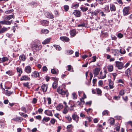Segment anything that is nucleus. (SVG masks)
<instances>
[{"label":"nucleus","instance_id":"obj_1","mask_svg":"<svg viewBox=\"0 0 132 132\" xmlns=\"http://www.w3.org/2000/svg\"><path fill=\"white\" fill-rule=\"evenodd\" d=\"M32 45V49L34 52L39 51L42 47L40 41L38 40H34Z\"/></svg>","mask_w":132,"mask_h":132},{"label":"nucleus","instance_id":"obj_2","mask_svg":"<svg viewBox=\"0 0 132 132\" xmlns=\"http://www.w3.org/2000/svg\"><path fill=\"white\" fill-rule=\"evenodd\" d=\"M60 87L59 86L57 89V91L59 94L64 95H66L67 97L68 96V93L67 91L64 90L60 88Z\"/></svg>","mask_w":132,"mask_h":132},{"label":"nucleus","instance_id":"obj_3","mask_svg":"<svg viewBox=\"0 0 132 132\" xmlns=\"http://www.w3.org/2000/svg\"><path fill=\"white\" fill-rule=\"evenodd\" d=\"M130 7L129 6L125 7L123 10V15L126 16L130 14L129 10Z\"/></svg>","mask_w":132,"mask_h":132},{"label":"nucleus","instance_id":"obj_4","mask_svg":"<svg viewBox=\"0 0 132 132\" xmlns=\"http://www.w3.org/2000/svg\"><path fill=\"white\" fill-rule=\"evenodd\" d=\"M116 66L119 69H122L123 67V63L119 61H116Z\"/></svg>","mask_w":132,"mask_h":132},{"label":"nucleus","instance_id":"obj_5","mask_svg":"<svg viewBox=\"0 0 132 132\" xmlns=\"http://www.w3.org/2000/svg\"><path fill=\"white\" fill-rule=\"evenodd\" d=\"M101 69L99 68H96L93 70V74L94 75V77L97 76L100 71Z\"/></svg>","mask_w":132,"mask_h":132},{"label":"nucleus","instance_id":"obj_6","mask_svg":"<svg viewBox=\"0 0 132 132\" xmlns=\"http://www.w3.org/2000/svg\"><path fill=\"white\" fill-rule=\"evenodd\" d=\"M30 79V77L27 75L23 76L20 78V80L22 81H28Z\"/></svg>","mask_w":132,"mask_h":132},{"label":"nucleus","instance_id":"obj_7","mask_svg":"<svg viewBox=\"0 0 132 132\" xmlns=\"http://www.w3.org/2000/svg\"><path fill=\"white\" fill-rule=\"evenodd\" d=\"M0 24L3 25H10L11 24V21L6 20H3L0 21Z\"/></svg>","mask_w":132,"mask_h":132},{"label":"nucleus","instance_id":"obj_8","mask_svg":"<svg viewBox=\"0 0 132 132\" xmlns=\"http://www.w3.org/2000/svg\"><path fill=\"white\" fill-rule=\"evenodd\" d=\"M25 71L28 73H30L31 71V68L30 66H27L25 67Z\"/></svg>","mask_w":132,"mask_h":132},{"label":"nucleus","instance_id":"obj_9","mask_svg":"<svg viewBox=\"0 0 132 132\" xmlns=\"http://www.w3.org/2000/svg\"><path fill=\"white\" fill-rule=\"evenodd\" d=\"M106 73L105 72L104 74H103L102 72L100 71L99 76L98 77L99 79H104L106 77Z\"/></svg>","mask_w":132,"mask_h":132},{"label":"nucleus","instance_id":"obj_10","mask_svg":"<svg viewBox=\"0 0 132 132\" xmlns=\"http://www.w3.org/2000/svg\"><path fill=\"white\" fill-rule=\"evenodd\" d=\"M72 14L76 16L79 17L80 16V12L78 10H76L74 11Z\"/></svg>","mask_w":132,"mask_h":132},{"label":"nucleus","instance_id":"obj_11","mask_svg":"<svg viewBox=\"0 0 132 132\" xmlns=\"http://www.w3.org/2000/svg\"><path fill=\"white\" fill-rule=\"evenodd\" d=\"M45 15L48 18L51 19L54 18V16L52 14L49 12H45Z\"/></svg>","mask_w":132,"mask_h":132},{"label":"nucleus","instance_id":"obj_12","mask_svg":"<svg viewBox=\"0 0 132 132\" xmlns=\"http://www.w3.org/2000/svg\"><path fill=\"white\" fill-rule=\"evenodd\" d=\"M72 117L73 119L77 123L79 121V117L77 114H75L72 115Z\"/></svg>","mask_w":132,"mask_h":132},{"label":"nucleus","instance_id":"obj_13","mask_svg":"<svg viewBox=\"0 0 132 132\" xmlns=\"http://www.w3.org/2000/svg\"><path fill=\"white\" fill-rule=\"evenodd\" d=\"M60 39L64 42H68L69 40V38L66 37H61L60 38Z\"/></svg>","mask_w":132,"mask_h":132},{"label":"nucleus","instance_id":"obj_14","mask_svg":"<svg viewBox=\"0 0 132 132\" xmlns=\"http://www.w3.org/2000/svg\"><path fill=\"white\" fill-rule=\"evenodd\" d=\"M110 10L111 11H115L116 10V8L115 5L113 4H110Z\"/></svg>","mask_w":132,"mask_h":132},{"label":"nucleus","instance_id":"obj_15","mask_svg":"<svg viewBox=\"0 0 132 132\" xmlns=\"http://www.w3.org/2000/svg\"><path fill=\"white\" fill-rule=\"evenodd\" d=\"M44 113L46 115L49 116H53L52 111L49 110H46L45 111Z\"/></svg>","mask_w":132,"mask_h":132},{"label":"nucleus","instance_id":"obj_16","mask_svg":"<svg viewBox=\"0 0 132 132\" xmlns=\"http://www.w3.org/2000/svg\"><path fill=\"white\" fill-rule=\"evenodd\" d=\"M109 88L110 89H112L114 88L113 82L111 81V79H109Z\"/></svg>","mask_w":132,"mask_h":132},{"label":"nucleus","instance_id":"obj_17","mask_svg":"<svg viewBox=\"0 0 132 132\" xmlns=\"http://www.w3.org/2000/svg\"><path fill=\"white\" fill-rule=\"evenodd\" d=\"M6 73L10 76H12L14 74V72L12 70H10L6 72Z\"/></svg>","mask_w":132,"mask_h":132},{"label":"nucleus","instance_id":"obj_18","mask_svg":"<svg viewBox=\"0 0 132 132\" xmlns=\"http://www.w3.org/2000/svg\"><path fill=\"white\" fill-rule=\"evenodd\" d=\"M42 24L44 26H47L48 25V22L46 20H44L40 21Z\"/></svg>","mask_w":132,"mask_h":132},{"label":"nucleus","instance_id":"obj_19","mask_svg":"<svg viewBox=\"0 0 132 132\" xmlns=\"http://www.w3.org/2000/svg\"><path fill=\"white\" fill-rule=\"evenodd\" d=\"M113 53L114 55L115 56H119L120 54V51L118 50H115L113 51Z\"/></svg>","mask_w":132,"mask_h":132},{"label":"nucleus","instance_id":"obj_20","mask_svg":"<svg viewBox=\"0 0 132 132\" xmlns=\"http://www.w3.org/2000/svg\"><path fill=\"white\" fill-rule=\"evenodd\" d=\"M31 76L33 77H37L39 76V74L38 72L37 71H35L33 73H32Z\"/></svg>","mask_w":132,"mask_h":132},{"label":"nucleus","instance_id":"obj_21","mask_svg":"<svg viewBox=\"0 0 132 132\" xmlns=\"http://www.w3.org/2000/svg\"><path fill=\"white\" fill-rule=\"evenodd\" d=\"M12 120L16 121H18V122H21V121L23 120V118L21 117H18L12 119Z\"/></svg>","mask_w":132,"mask_h":132},{"label":"nucleus","instance_id":"obj_22","mask_svg":"<svg viewBox=\"0 0 132 132\" xmlns=\"http://www.w3.org/2000/svg\"><path fill=\"white\" fill-rule=\"evenodd\" d=\"M48 86L47 85L44 84L41 86L42 89L44 92H46L47 90Z\"/></svg>","mask_w":132,"mask_h":132},{"label":"nucleus","instance_id":"obj_23","mask_svg":"<svg viewBox=\"0 0 132 132\" xmlns=\"http://www.w3.org/2000/svg\"><path fill=\"white\" fill-rule=\"evenodd\" d=\"M51 38H48L46 39L45 40L43 41L42 42L43 44H46L48 43L50 41Z\"/></svg>","mask_w":132,"mask_h":132},{"label":"nucleus","instance_id":"obj_24","mask_svg":"<svg viewBox=\"0 0 132 132\" xmlns=\"http://www.w3.org/2000/svg\"><path fill=\"white\" fill-rule=\"evenodd\" d=\"M19 59L20 61H24L26 59V56L24 55H20L19 57Z\"/></svg>","mask_w":132,"mask_h":132},{"label":"nucleus","instance_id":"obj_25","mask_svg":"<svg viewBox=\"0 0 132 132\" xmlns=\"http://www.w3.org/2000/svg\"><path fill=\"white\" fill-rule=\"evenodd\" d=\"M74 107H75V106L74 104H71L69 108V109H68L70 111H74Z\"/></svg>","mask_w":132,"mask_h":132},{"label":"nucleus","instance_id":"obj_26","mask_svg":"<svg viewBox=\"0 0 132 132\" xmlns=\"http://www.w3.org/2000/svg\"><path fill=\"white\" fill-rule=\"evenodd\" d=\"M104 12L106 13L109 12L110 11L109 5H106L104 8Z\"/></svg>","mask_w":132,"mask_h":132},{"label":"nucleus","instance_id":"obj_27","mask_svg":"<svg viewBox=\"0 0 132 132\" xmlns=\"http://www.w3.org/2000/svg\"><path fill=\"white\" fill-rule=\"evenodd\" d=\"M73 128V126L71 125H69L67 127V131L68 132H70L72 128Z\"/></svg>","mask_w":132,"mask_h":132},{"label":"nucleus","instance_id":"obj_28","mask_svg":"<svg viewBox=\"0 0 132 132\" xmlns=\"http://www.w3.org/2000/svg\"><path fill=\"white\" fill-rule=\"evenodd\" d=\"M68 107H64L62 111L63 113L65 114H67L69 111Z\"/></svg>","mask_w":132,"mask_h":132},{"label":"nucleus","instance_id":"obj_29","mask_svg":"<svg viewBox=\"0 0 132 132\" xmlns=\"http://www.w3.org/2000/svg\"><path fill=\"white\" fill-rule=\"evenodd\" d=\"M100 10L99 9H97L94 12H92V15H96L97 14L100 12Z\"/></svg>","mask_w":132,"mask_h":132},{"label":"nucleus","instance_id":"obj_30","mask_svg":"<svg viewBox=\"0 0 132 132\" xmlns=\"http://www.w3.org/2000/svg\"><path fill=\"white\" fill-rule=\"evenodd\" d=\"M8 28L6 27H3L0 30V34H2L7 31Z\"/></svg>","mask_w":132,"mask_h":132},{"label":"nucleus","instance_id":"obj_31","mask_svg":"<svg viewBox=\"0 0 132 132\" xmlns=\"http://www.w3.org/2000/svg\"><path fill=\"white\" fill-rule=\"evenodd\" d=\"M70 34L72 36H74L76 34V30L75 29L71 30L70 32Z\"/></svg>","mask_w":132,"mask_h":132},{"label":"nucleus","instance_id":"obj_32","mask_svg":"<svg viewBox=\"0 0 132 132\" xmlns=\"http://www.w3.org/2000/svg\"><path fill=\"white\" fill-rule=\"evenodd\" d=\"M63 107V105L61 104H59L56 107V109L58 111H60L61 109Z\"/></svg>","mask_w":132,"mask_h":132},{"label":"nucleus","instance_id":"obj_33","mask_svg":"<svg viewBox=\"0 0 132 132\" xmlns=\"http://www.w3.org/2000/svg\"><path fill=\"white\" fill-rule=\"evenodd\" d=\"M130 70L129 68L125 72V73L126 76H129L130 75Z\"/></svg>","mask_w":132,"mask_h":132},{"label":"nucleus","instance_id":"obj_34","mask_svg":"<svg viewBox=\"0 0 132 132\" xmlns=\"http://www.w3.org/2000/svg\"><path fill=\"white\" fill-rule=\"evenodd\" d=\"M51 73L54 74H56L58 73V70L57 69L55 70L54 69H52L51 70Z\"/></svg>","mask_w":132,"mask_h":132},{"label":"nucleus","instance_id":"obj_35","mask_svg":"<svg viewBox=\"0 0 132 132\" xmlns=\"http://www.w3.org/2000/svg\"><path fill=\"white\" fill-rule=\"evenodd\" d=\"M14 16L13 15H9L8 16H6L5 18V19L6 20H9L10 19L12 18H14Z\"/></svg>","mask_w":132,"mask_h":132},{"label":"nucleus","instance_id":"obj_36","mask_svg":"<svg viewBox=\"0 0 132 132\" xmlns=\"http://www.w3.org/2000/svg\"><path fill=\"white\" fill-rule=\"evenodd\" d=\"M80 9L83 12H85L88 10V8L86 6H84L81 7Z\"/></svg>","mask_w":132,"mask_h":132},{"label":"nucleus","instance_id":"obj_37","mask_svg":"<svg viewBox=\"0 0 132 132\" xmlns=\"http://www.w3.org/2000/svg\"><path fill=\"white\" fill-rule=\"evenodd\" d=\"M50 119V118L49 117H44L43 120H42V123H44V121L46 122H47Z\"/></svg>","mask_w":132,"mask_h":132},{"label":"nucleus","instance_id":"obj_38","mask_svg":"<svg viewBox=\"0 0 132 132\" xmlns=\"http://www.w3.org/2000/svg\"><path fill=\"white\" fill-rule=\"evenodd\" d=\"M108 68L109 71L111 72L113 70V66L111 65H109L108 67Z\"/></svg>","mask_w":132,"mask_h":132},{"label":"nucleus","instance_id":"obj_39","mask_svg":"<svg viewBox=\"0 0 132 132\" xmlns=\"http://www.w3.org/2000/svg\"><path fill=\"white\" fill-rule=\"evenodd\" d=\"M13 92H11L10 91H8V90H5V94L6 95L8 96H10L11 95Z\"/></svg>","mask_w":132,"mask_h":132},{"label":"nucleus","instance_id":"obj_40","mask_svg":"<svg viewBox=\"0 0 132 132\" xmlns=\"http://www.w3.org/2000/svg\"><path fill=\"white\" fill-rule=\"evenodd\" d=\"M85 111L87 112V114H89V113H91L92 111V109L89 108L88 109H85Z\"/></svg>","mask_w":132,"mask_h":132},{"label":"nucleus","instance_id":"obj_41","mask_svg":"<svg viewBox=\"0 0 132 132\" xmlns=\"http://www.w3.org/2000/svg\"><path fill=\"white\" fill-rule=\"evenodd\" d=\"M122 98L123 101L126 102H127L128 100V97L127 96H123Z\"/></svg>","mask_w":132,"mask_h":132},{"label":"nucleus","instance_id":"obj_42","mask_svg":"<svg viewBox=\"0 0 132 132\" xmlns=\"http://www.w3.org/2000/svg\"><path fill=\"white\" fill-rule=\"evenodd\" d=\"M41 32L44 34H47L49 32V31L47 29H42Z\"/></svg>","mask_w":132,"mask_h":132},{"label":"nucleus","instance_id":"obj_43","mask_svg":"<svg viewBox=\"0 0 132 132\" xmlns=\"http://www.w3.org/2000/svg\"><path fill=\"white\" fill-rule=\"evenodd\" d=\"M119 51L120 53L122 54H124L126 53V51L124 49H120Z\"/></svg>","mask_w":132,"mask_h":132},{"label":"nucleus","instance_id":"obj_44","mask_svg":"<svg viewBox=\"0 0 132 132\" xmlns=\"http://www.w3.org/2000/svg\"><path fill=\"white\" fill-rule=\"evenodd\" d=\"M54 46L55 47L56 50H58L59 51H60L61 50V47L58 45H54Z\"/></svg>","mask_w":132,"mask_h":132},{"label":"nucleus","instance_id":"obj_45","mask_svg":"<svg viewBox=\"0 0 132 132\" xmlns=\"http://www.w3.org/2000/svg\"><path fill=\"white\" fill-rule=\"evenodd\" d=\"M3 62H4L9 60V58L6 57H4L2 58Z\"/></svg>","mask_w":132,"mask_h":132},{"label":"nucleus","instance_id":"obj_46","mask_svg":"<svg viewBox=\"0 0 132 132\" xmlns=\"http://www.w3.org/2000/svg\"><path fill=\"white\" fill-rule=\"evenodd\" d=\"M97 93L98 94L100 95H101V94L102 93V91L99 88L96 89Z\"/></svg>","mask_w":132,"mask_h":132},{"label":"nucleus","instance_id":"obj_47","mask_svg":"<svg viewBox=\"0 0 132 132\" xmlns=\"http://www.w3.org/2000/svg\"><path fill=\"white\" fill-rule=\"evenodd\" d=\"M85 118L86 119L88 120L89 122H90L92 120V118L90 117H85Z\"/></svg>","mask_w":132,"mask_h":132},{"label":"nucleus","instance_id":"obj_48","mask_svg":"<svg viewBox=\"0 0 132 132\" xmlns=\"http://www.w3.org/2000/svg\"><path fill=\"white\" fill-rule=\"evenodd\" d=\"M125 93V90H121L119 92V94L120 95L122 96Z\"/></svg>","mask_w":132,"mask_h":132},{"label":"nucleus","instance_id":"obj_49","mask_svg":"<svg viewBox=\"0 0 132 132\" xmlns=\"http://www.w3.org/2000/svg\"><path fill=\"white\" fill-rule=\"evenodd\" d=\"M16 70L20 74L22 73V69L21 68L18 67L16 68Z\"/></svg>","mask_w":132,"mask_h":132},{"label":"nucleus","instance_id":"obj_50","mask_svg":"<svg viewBox=\"0 0 132 132\" xmlns=\"http://www.w3.org/2000/svg\"><path fill=\"white\" fill-rule=\"evenodd\" d=\"M120 98V96L118 95V96H115L113 98V99L116 100H119Z\"/></svg>","mask_w":132,"mask_h":132},{"label":"nucleus","instance_id":"obj_51","mask_svg":"<svg viewBox=\"0 0 132 132\" xmlns=\"http://www.w3.org/2000/svg\"><path fill=\"white\" fill-rule=\"evenodd\" d=\"M13 11V9H11L8 11H5V13L6 14H10Z\"/></svg>","mask_w":132,"mask_h":132},{"label":"nucleus","instance_id":"obj_52","mask_svg":"<svg viewBox=\"0 0 132 132\" xmlns=\"http://www.w3.org/2000/svg\"><path fill=\"white\" fill-rule=\"evenodd\" d=\"M64 9L65 11L67 12V11L69 9V7L68 5H65L64 6Z\"/></svg>","mask_w":132,"mask_h":132},{"label":"nucleus","instance_id":"obj_53","mask_svg":"<svg viewBox=\"0 0 132 132\" xmlns=\"http://www.w3.org/2000/svg\"><path fill=\"white\" fill-rule=\"evenodd\" d=\"M57 82H54L53 84L52 87L54 88H55L57 87Z\"/></svg>","mask_w":132,"mask_h":132},{"label":"nucleus","instance_id":"obj_54","mask_svg":"<svg viewBox=\"0 0 132 132\" xmlns=\"http://www.w3.org/2000/svg\"><path fill=\"white\" fill-rule=\"evenodd\" d=\"M109 113L108 111L107 110H105L104 111L103 113L102 114L103 115H107Z\"/></svg>","mask_w":132,"mask_h":132},{"label":"nucleus","instance_id":"obj_55","mask_svg":"<svg viewBox=\"0 0 132 132\" xmlns=\"http://www.w3.org/2000/svg\"><path fill=\"white\" fill-rule=\"evenodd\" d=\"M73 51L72 50H68L67 51V54L68 55H70L72 54Z\"/></svg>","mask_w":132,"mask_h":132},{"label":"nucleus","instance_id":"obj_56","mask_svg":"<svg viewBox=\"0 0 132 132\" xmlns=\"http://www.w3.org/2000/svg\"><path fill=\"white\" fill-rule=\"evenodd\" d=\"M29 82L24 83L23 84V85L24 87H29Z\"/></svg>","mask_w":132,"mask_h":132},{"label":"nucleus","instance_id":"obj_57","mask_svg":"<svg viewBox=\"0 0 132 132\" xmlns=\"http://www.w3.org/2000/svg\"><path fill=\"white\" fill-rule=\"evenodd\" d=\"M65 118L69 121H71L72 120L71 118L69 116H65Z\"/></svg>","mask_w":132,"mask_h":132},{"label":"nucleus","instance_id":"obj_58","mask_svg":"<svg viewBox=\"0 0 132 132\" xmlns=\"http://www.w3.org/2000/svg\"><path fill=\"white\" fill-rule=\"evenodd\" d=\"M47 100L48 101V104H50L51 103V100L50 98L48 97L47 98Z\"/></svg>","mask_w":132,"mask_h":132},{"label":"nucleus","instance_id":"obj_59","mask_svg":"<svg viewBox=\"0 0 132 132\" xmlns=\"http://www.w3.org/2000/svg\"><path fill=\"white\" fill-rule=\"evenodd\" d=\"M80 101L81 102V103L82 104H83L85 103V102L84 101V99L83 97H82L80 99Z\"/></svg>","mask_w":132,"mask_h":132},{"label":"nucleus","instance_id":"obj_60","mask_svg":"<svg viewBox=\"0 0 132 132\" xmlns=\"http://www.w3.org/2000/svg\"><path fill=\"white\" fill-rule=\"evenodd\" d=\"M47 69L46 66H44L42 68V70L43 71L47 72Z\"/></svg>","mask_w":132,"mask_h":132},{"label":"nucleus","instance_id":"obj_61","mask_svg":"<svg viewBox=\"0 0 132 132\" xmlns=\"http://www.w3.org/2000/svg\"><path fill=\"white\" fill-rule=\"evenodd\" d=\"M117 36L118 37H119L120 38H121L123 37V35L119 33L117 35Z\"/></svg>","mask_w":132,"mask_h":132},{"label":"nucleus","instance_id":"obj_62","mask_svg":"<svg viewBox=\"0 0 132 132\" xmlns=\"http://www.w3.org/2000/svg\"><path fill=\"white\" fill-rule=\"evenodd\" d=\"M21 110L25 112H27V110L26 108L24 107H22L21 108Z\"/></svg>","mask_w":132,"mask_h":132},{"label":"nucleus","instance_id":"obj_63","mask_svg":"<svg viewBox=\"0 0 132 132\" xmlns=\"http://www.w3.org/2000/svg\"><path fill=\"white\" fill-rule=\"evenodd\" d=\"M72 95L73 98L74 99H76L77 98V96L76 94V93H73L72 94Z\"/></svg>","mask_w":132,"mask_h":132},{"label":"nucleus","instance_id":"obj_64","mask_svg":"<svg viewBox=\"0 0 132 132\" xmlns=\"http://www.w3.org/2000/svg\"><path fill=\"white\" fill-rule=\"evenodd\" d=\"M114 119H111L110 120V123L111 125H113L114 123Z\"/></svg>","mask_w":132,"mask_h":132}]
</instances>
